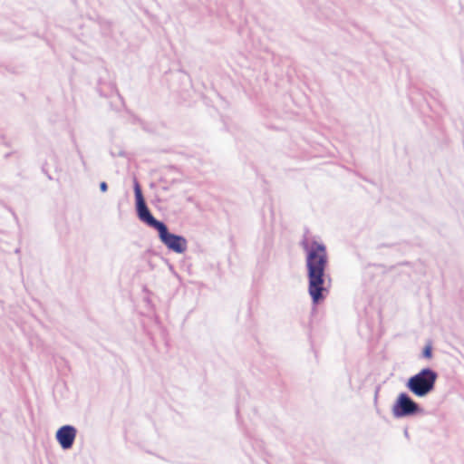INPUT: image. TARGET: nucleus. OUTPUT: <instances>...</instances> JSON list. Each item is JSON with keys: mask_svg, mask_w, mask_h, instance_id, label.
Here are the masks:
<instances>
[{"mask_svg": "<svg viewBox=\"0 0 464 464\" xmlns=\"http://www.w3.org/2000/svg\"><path fill=\"white\" fill-rule=\"evenodd\" d=\"M77 430L72 425H63L55 433V439L64 450H70L76 439Z\"/></svg>", "mask_w": 464, "mask_h": 464, "instance_id": "nucleus-5", "label": "nucleus"}, {"mask_svg": "<svg viewBox=\"0 0 464 464\" xmlns=\"http://www.w3.org/2000/svg\"><path fill=\"white\" fill-rule=\"evenodd\" d=\"M432 355V351L430 346H426L423 350V356L426 358H430Z\"/></svg>", "mask_w": 464, "mask_h": 464, "instance_id": "nucleus-6", "label": "nucleus"}, {"mask_svg": "<svg viewBox=\"0 0 464 464\" xmlns=\"http://www.w3.org/2000/svg\"><path fill=\"white\" fill-rule=\"evenodd\" d=\"M134 193L139 218L158 230L160 241L168 249L177 254L185 253L188 249V240L182 236L169 233L167 226L163 222L157 220L150 214L143 198L140 187L137 181L134 183Z\"/></svg>", "mask_w": 464, "mask_h": 464, "instance_id": "nucleus-2", "label": "nucleus"}, {"mask_svg": "<svg viewBox=\"0 0 464 464\" xmlns=\"http://www.w3.org/2000/svg\"><path fill=\"white\" fill-rule=\"evenodd\" d=\"M438 374L430 368H423L411 376L405 386L416 397L424 398L435 389Z\"/></svg>", "mask_w": 464, "mask_h": 464, "instance_id": "nucleus-3", "label": "nucleus"}, {"mask_svg": "<svg viewBox=\"0 0 464 464\" xmlns=\"http://www.w3.org/2000/svg\"><path fill=\"white\" fill-rule=\"evenodd\" d=\"M306 254L305 265L308 278V293L314 304L324 299L326 280L325 269L328 265V256L324 244L313 241L304 246Z\"/></svg>", "mask_w": 464, "mask_h": 464, "instance_id": "nucleus-1", "label": "nucleus"}, {"mask_svg": "<svg viewBox=\"0 0 464 464\" xmlns=\"http://www.w3.org/2000/svg\"><path fill=\"white\" fill-rule=\"evenodd\" d=\"M100 188H101V190H102V192H106V191H107V189H108V186H107L106 182H102V183L100 184Z\"/></svg>", "mask_w": 464, "mask_h": 464, "instance_id": "nucleus-7", "label": "nucleus"}, {"mask_svg": "<svg viewBox=\"0 0 464 464\" xmlns=\"http://www.w3.org/2000/svg\"><path fill=\"white\" fill-rule=\"evenodd\" d=\"M420 411L419 405L405 392L398 395L392 406V414L395 418L412 416Z\"/></svg>", "mask_w": 464, "mask_h": 464, "instance_id": "nucleus-4", "label": "nucleus"}]
</instances>
